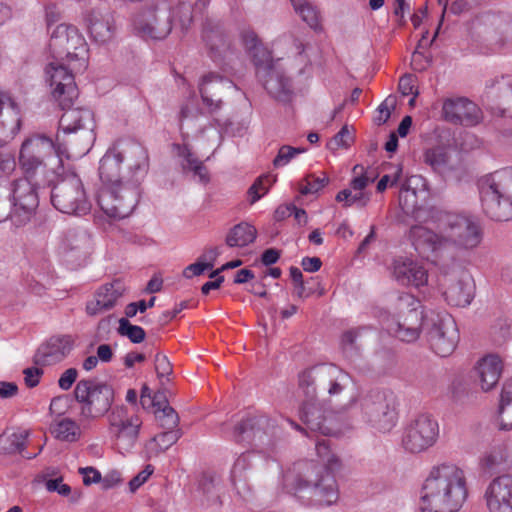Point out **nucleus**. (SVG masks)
Masks as SVG:
<instances>
[{
	"label": "nucleus",
	"instance_id": "obj_13",
	"mask_svg": "<svg viewBox=\"0 0 512 512\" xmlns=\"http://www.w3.org/2000/svg\"><path fill=\"white\" fill-rule=\"evenodd\" d=\"M277 427L273 420L265 415H254L238 423L232 433L237 442H247L263 452L271 451L276 442Z\"/></svg>",
	"mask_w": 512,
	"mask_h": 512
},
{
	"label": "nucleus",
	"instance_id": "obj_32",
	"mask_svg": "<svg viewBox=\"0 0 512 512\" xmlns=\"http://www.w3.org/2000/svg\"><path fill=\"white\" fill-rule=\"evenodd\" d=\"M124 292L125 285L119 279L102 285L97 290L94 299L87 303V314L90 316H96L104 311L112 309Z\"/></svg>",
	"mask_w": 512,
	"mask_h": 512
},
{
	"label": "nucleus",
	"instance_id": "obj_60",
	"mask_svg": "<svg viewBox=\"0 0 512 512\" xmlns=\"http://www.w3.org/2000/svg\"><path fill=\"white\" fill-rule=\"evenodd\" d=\"M431 60L423 52L415 50L412 54L411 65L416 71H424L430 65Z\"/></svg>",
	"mask_w": 512,
	"mask_h": 512
},
{
	"label": "nucleus",
	"instance_id": "obj_28",
	"mask_svg": "<svg viewBox=\"0 0 512 512\" xmlns=\"http://www.w3.org/2000/svg\"><path fill=\"white\" fill-rule=\"evenodd\" d=\"M485 97L493 112L512 117V77H501L487 86Z\"/></svg>",
	"mask_w": 512,
	"mask_h": 512
},
{
	"label": "nucleus",
	"instance_id": "obj_41",
	"mask_svg": "<svg viewBox=\"0 0 512 512\" xmlns=\"http://www.w3.org/2000/svg\"><path fill=\"white\" fill-rule=\"evenodd\" d=\"M251 468L248 454H241L234 462L231 470V481L234 487L240 492L249 490L248 470Z\"/></svg>",
	"mask_w": 512,
	"mask_h": 512
},
{
	"label": "nucleus",
	"instance_id": "obj_20",
	"mask_svg": "<svg viewBox=\"0 0 512 512\" xmlns=\"http://www.w3.org/2000/svg\"><path fill=\"white\" fill-rule=\"evenodd\" d=\"M361 409L367 421L381 432H389L397 423L398 414L393 401L381 392H372L361 400Z\"/></svg>",
	"mask_w": 512,
	"mask_h": 512
},
{
	"label": "nucleus",
	"instance_id": "obj_57",
	"mask_svg": "<svg viewBox=\"0 0 512 512\" xmlns=\"http://www.w3.org/2000/svg\"><path fill=\"white\" fill-rule=\"evenodd\" d=\"M46 489L49 492H57L62 496H68L71 492L69 485L62 482V478L49 479L45 483Z\"/></svg>",
	"mask_w": 512,
	"mask_h": 512
},
{
	"label": "nucleus",
	"instance_id": "obj_27",
	"mask_svg": "<svg viewBox=\"0 0 512 512\" xmlns=\"http://www.w3.org/2000/svg\"><path fill=\"white\" fill-rule=\"evenodd\" d=\"M443 114L447 121L463 126H474L482 119L479 107L466 98L446 100L443 104Z\"/></svg>",
	"mask_w": 512,
	"mask_h": 512
},
{
	"label": "nucleus",
	"instance_id": "obj_64",
	"mask_svg": "<svg viewBox=\"0 0 512 512\" xmlns=\"http://www.w3.org/2000/svg\"><path fill=\"white\" fill-rule=\"evenodd\" d=\"M42 370L36 367L27 368L24 370V380L28 387H35L39 383Z\"/></svg>",
	"mask_w": 512,
	"mask_h": 512
},
{
	"label": "nucleus",
	"instance_id": "obj_40",
	"mask_svg": "<svg viewBox=\"0 0 512 512\" xmlns=\"http://www.w3.org/2000/svg\"><path fill=\"white\" fill-rule=\"evenodd\" d=\"M203 39L210 50L211 58L217 62L228 49V40L225 33L218 27L205 28Z\"/></svg>",
	"mask_w": 512,
	"mask_h": 512
},
{
	"label": "nucleus",
	"instance_id": "obj_61",
	"mask_svg": "<svg viewBox=\"0 0 512 512\" xmlns=\"http://www.w3.org/2000/svg\"><path fill=\"white\" fill-rule=\"evenodd\" d=\"M177 13L179 14V22L182 30L188 29L193 19L191 7L182 3L178 6Z\"/></svg>",
	"mask_w": 512,
	"mask_h": 512
},
{
	"label": "nucleus",
	"instance_id": "obj_42",
	"mask_svg": "<svg viewBox=\"0 0 512 512\" xmlns=\"http://www.w3.org/2000/svg\"><path fill=\"white\" fill-rule=\"evenodd\" d=\"M371 328L369 326H361L350 328L344 331L340 338V346L344 351H356L365 342Z\"/></svg>",
	"mask_w": 512,
	"mask_h": 512
},
{
	"label": "nucleus",
	"instance_id": "obj_26",
	"mask_svg": "<svg viewBox=\"0 0 512 512\" xmlns=\"http://www.w3.org/2000/svg\"><path fill=\"white\" fill-rule=\"evenodd\" d=\"M484 498L489 512H512V476L502 475L493 479Z\"/></svg>",
	"mask_w": 512,
	"mask_h": 512
},
{
	"label": "nucleus",
	"instance_id": "obj_30",
	"mask_svg": "<svg viewBox=\"0 0 512 512\" xmlns=\"http://www.w3.org/2000/svg\"><path fill=\"white\" fill-rule=\"evenodd\" d=\"M392 275L401 285L421 287L428 282L426 269L414 260L399 257L393 261Z\"/></svg>",
	"mask_w": 512,
	"mask_h": 512
},
{
	"label": "nucleus",
	"instance_id": "obj_8",
	"mask_svg": "<svg viewBox=\"0 0 512 512\" xmlns=\"http://www.w3.org/2000/svg\"><path fill=\"white\" fill-rule=\"evenodd\" d=\"M351 376L336 365H321L302 372L299 385L306 397L316 398L319 394H327L336 398L347 391L352 385Z\"/></svg>",
	"mask_w": 512,
	"mask_h": 512
},
{
	"label": "nucleus",
	"instance_id": "obj_16",
	"mask_svg": "<svg viewBox=\"0 0 512 512\" xmlns=\"http://www.w3.org/2000/svg\"><path fill=\"white\" fill-rule=\"evenodd\" d=\"M426 327V336L431 349L441 357L451 355L459 341V332L453 317L446 312H431V317L427 318Z\"/></svg>",
	"mask_w": 512,
	"mask_h": 512
},
{
	"label": "nucleus",
	"instance_id": "obj_23",
	"mask_svg": "<svg viewBox=\"0 0 512 512\" xmlns=\"http://www.w3.org/2000/svg\"><path fill=\"white\" fill-rule=\"evenodd\" d=\"M300 410V419L306 425L302 428L300 425L290 421L296 430L308 435L307 430L318 432L323 436L333 435L336 429L333 425L334 412L328 411L323 404L316 401V398L307 397Z\"/></svg>",
	"mask_w": 512,
	"mask_h": 512
},
{
	"label": "nucleus",
	"instance_id": "obj_62",
	"mask_svg": "<svg viewBox=\"0 0 512 512\" xmlns=\"http://www.w3.org/2000/svg\"><path fill=\"white\" fill-rule=\"evenodd\" d=\"M398 88L400 93L403 96H408L410 94H414L415 96L418 92H414V77L412 75H404L400 78Z\"/></svg>",
	"mask_w": 512,
	"mask_h": 512
},
{
	"label": "nucleus",
	"instance_id": "obj_63",
	"mask_svg": "<svg viewBox=\"0 0 512 512\" xmlns=\"http://www.w3.org/2000/svg\"><path fill=\"white\" fill-rule=\"evenodd\" d=\"M352 141L351 133L347 126H343L341 130L332 139L333 144L338 147H348Z\"/></svg>",
	"mask_w": 512,
	"mask_h": 512
},
{
	"label": "nucleus",
	"instance_id": "obj_29",
	"mask_svg": "<svg viewBox=\"0 0 512 512\" xmlns=\"http://www.w3.org/2000/svg\"><path fill=\"white\" fill-rule=\"evenodd\" d=\"M62 110L64 113L59 120V128L64 133H74L82 130L83 134L88 137L87 146H89L90 141L93 139L92 132L94 128L92 112L85 108H73V105L67 106Z\"/></svg>",
	"mask_w": 512,
	"mask_h": 512
},
{
	"label": "nucleus",
	"instance_id": "obj_44",
	"mask_svg": "<svg viewBox=\"0 0 512 512\" xmlns=\"http://www.w3.org/2000/svg\"><path fill=\"white\" fill-rule=\"evenodd\" d=\"M51 432L57 439L66 442H75L81 435L79 424L70 418H63L57 421L51 427Z\"/></svg>",
	"mask_w": 512,
	"mask_h": 512
},
{
	"label": "nucleus",
	"instance_id": "obj_18",
	"mask_svg": "<svg viewBox=\"0 0 512 512\" xmlns=\"http://www.w3.org/2000/svg\"><path fill=\"white\" fill-rule=\"evenodd\" d=\"M66 61L50 62L46 68L49 85L53 98L58 102L61 109L74 105L78 98V88L75 83L74 73Z\"/></svg>",
	"mask_w": 512,
	"mask_h": 512
},
{
	"label": "nucleus",
	"instance_id": "obj_4",
	"mask_svg": "<svg viewBox=\"0 0 512 512\" xmlns=\"http://www.w3.org/2000/svg\"><path fill=\"white\" fill-rule=\"evenodd\" d=\"M52 155H56L59 167L63 165L64 157H70L66 144L60 140L59 133L55 139L40 133L28 136L20 147L18 158L24 173L22 179H27L36 186L50 185L55 172L47 168L45 160Z\"/></svg>",
	"mask_w": 512,
	"mask_h": 512
},
{
	"label": "nucleus",
	"instance_id": "obj_21",
	"mask_svg": "<svg viewBox=\"0 0 512 512\" xmlns=\"http://www.w3.org/2000/svg\"><path fill=\"white\" fill-rule=\"evenodd\" d=\"M54 249L64 262L81 265L91 253V237L85 230L71 228L57 237Z\"/></svg>",
	"mask_w": 512,
	"mask_h": 512
},
{
	"label": "nucleus",
	"instance_id": "obj_38",
	"mask_svg": "<svg viewBox=\"0 0 512 512\" xmlns=\"http://www.w3.org/2000/svg\"><path fill=\"white\" fill-rule=\"evenodd\" d=\"M240 38L255 66L261 64L263 61L269 60L271 54L263 47L257 34L253 30H242Z\"/></svg>",
	"mask_w": 512,
	"mask_h": 512
},
{
	"label": "nucleus",
	"instance_id": "obj_58",
	"mask_svg": "<svg viewBox=\"0 0 512 512\" xmlns=\"http://www.w3.org/2000/svg\"><path fill=\"white\" fill-rule=\"evenodd\" d=\"M213 267L212 262L204 263V262H196L188 265L183 272V275L186 278H192L193 276L201 275L205 270L211 269Z\"/></svg>",
	"mask_w": 512,
	"mask_h": 512
},
{
	"label": "nucleus",
	"instance_id": "obj_24",
	"mask_svg": "<svg viewBox=\"0 0 512 512\" xmlns=\"http://www.w3.org/2000/svg\"><path fill=\"white\" fill-rule=\"evenodd\" d=\"M255 67L257 77L272 97L280 101L289 99L292 92L290 79L276 66L272 57Z\"/></svg>",
	"mask_w": 512,
	"mask_h": 512
},
{
	"label": "nucleus",
	"instance_id": "obj_34",
	"mask_svg": "<svg viewBox=\"0 0 512 512\" xmlns=\"http://www.w3.org/2000/svg\"><path fill=\"white\" fill-rule=\"evenodd\" d=\"M502 370L498 355L488 354L477 361L474 371L483 391L491 390L498 383Z\"/></svg>",
	"mask_w": 512,
	"mask_h": 512
},
{
	"label": "nucleus",
	"instance_id": "obj_46",
	"mask_svg": "<svg viewBox=\"0 0 512 512\" xmlns=\"http://www.w3.org/2000/svg\"><path fill=\"white\" fill-rule=\"evenodd\" d=\"M329 183V177L326 173L321 172L317 174H308L299 183V192L302 195L316 194L322 190Z\"/></svg>",
	"mask_w": 512,
	"mask_h": 512
},
{
	"label": "nucleus",
	"instance_id": "obj_25",
	"mask_svg": "<svg viewBox=\"0 0 512 512\" xmlns=\"http://www.w3.org/2000/svg\"><path fill=\"white\" fill-rule=\"evenodd\" d=\"M234 89L232 81L212 72L204 75L199 83L202 102L210 112L219 110L223 97Z\"/></svg>",
	"mask_w": 512,
	"mask_h": 512
},
{
	"label": "nucleus",
	"instance_id": "obj_2",
	"mask_svg": "<svg viewBox=\"0 0 512 512\" xmlns=\"http://www.w3.org/2000/svg\"><path fill=\"white\" fill-rule=\"evenodd\" d=\"M436 223L438 233L424 226L412 227L411 234L416 249L439 253L451 245L468 249L481 242L479 226L470 217L441 211L437 213Z\"/></svg>",
	"mask_w": 512,
	"mask_h": 512
},
{
	"label": "nucleus",
	"instance_id": "obj_55",
	"mask_svg": "<svg viewBox=\"0 0 512 512\" xmlns=\"http://www.w3.org/2000/svg\"><path fill=\"white\" fill-rule=\"evenodd\" d=\"M154 362H155V370H156L157 376L159 378L168 376L172 373V365L166 355L158 353L155 356Z\"/></svg>",
	"mask_w": 512,
	"mask_h": 512
},
{
	"label": "nucleus",
	"instance_id": "obj_50",
	"mask_svg": "<svg viewBox=\"0 0 512 512\" xmlns=\"http://www.w3.org/2000/svg\"><path fill=\"white\" fill-rule=\"evenodd\" d=\"M274 181L275 178L271 175L260 176L249 188L248 193L251 197V203H255L265 195Z\"/></svg>",
	"mask_w": 512,
	"mask_h": 512
},
{
	"label": "nucleus",
	"instance_id": "obj_9",
	"mask_svg": "<svg viewBox=\"0 0 512 512\" xmlns=\"http://www.w3.org/2000/svg\"><path fill=\"white\" fill-rule=\"evenodd\" d=\"M49 49L57 61H66L75 71H84L87 67V43L79 30L72 25H58L50 38Z\"/></svg>",
	"mask_w": 512,
	"mask_h": 512
},
{
	"label": "nucleus",
	"instance_id": "obj_52",
	"mask_svg": "<svg viewBox=\"0 0 512 512\" xmlns=\"http://www.w3.org/2000/svg\"><path fill=\"white\" fill-rule=\"evenodd\" d=\"M353 173L356 175L350 181V187L352 190H364L370 183L374 182L375 177L368 176L366 172H364V167L361 165H355L353 167Z\"/></svg>",
	"mask_w": 512,
	"mask_h": 512
},
{
	"label": "nucleus",
	"instance_id": "obj_11",
	"mask_svg": "<svg viewBox=\"0 0 512 512\" xmlns=\"http://www.w3.org/2000/svg\"><path fill=\"white\" fill-rule=\"evenodd\" d=\"M51 203L62 213L85 215L91 209L83 182L75 173H69L59 179L51 190Z\"/></svg>",
	"mask_w": 512,
	"mask_h": 512
},
{
	"label": "nucleus",
	"instance_id": "obj_10",
	"mask_svg": "<svg viewBox=\"0 0 512 512\" xmlns=\"http://www.w3.org/2000/svg\"><path fill=\"white\" fill-rule=\"evenodd\" d=\"M139 196L138 179H133L131 182L103 186L98 192L97 203L109 218L123 219L133 212Z\"/></svg>",
	"mask_w": 512,
	"mask_h": 512
},
{
	"label": "nucleus",
	"instance_id": "obj_49",
	"mask_svg": "<svg viewBox=\"0 0 512 512\" xmlns=\"http://www.w3.org/2000/svg\"><path fill=\"white\" fill-rule=\"evenodd\" d=\"M508 456L507 448L505 445L500 444L494 446L483 458V465L489 469L494 470L506 462Z\"/></svg>",
	"mask_w": 512,
	"mask_h": 512
},
{
	"label": "nucleus",
	"instance_id": "obj_14",
	"mask_svg": "<svg viewBox=\"0 0 512 512\" xmlns=\"http://www.w3.org/2000/svg\"><path fill=\"white\" fill-rule=\"evenodd\" d=\"M400 316L395 327L390 328L394 335L404 342H413L418 339L423 328L427 332L426 322L430 314L424 315L420 301L409 293L398 297Z\"/></svg>",
	"mask_w": 512,
	"mask_h": 512
},
{
	"label": "nucleus",
	"instance_id": "obj_45",
	"mask_svg": "<svg viewBox=\"0 0 512 512\" xmlns=\"http://www.w3.org/2000/svg\"><path fill=\"white\" fill-rule=\"evenodd\" d=\"M449 156L442 147L428 149L424 153V162L435 172L444 173L447 170Z\"/></svg>",
	"mask_w": 512,
	"mask_h": 512
},
{
	"label": "nucleus",
	"instance_id": "obj_56",
	"mask_svg": "<svg viewBox=\"0 0 512 512\" xmlns=\"http://www.w3.org/2000/svg\"><path fill=\"white\" fill-rule=\"evenodd\" d=\"M79 473L83 476V483L86 486L102 482L101 473L94 467L79 468Z\"/></svg>",
	"mask_w": 512,
	"mask_h": 512
},
{
	"label": "nucleus",
	"instance_id": "obj_33",
	"mask_svg": "<svg viewBox=\"0 0 512 512\" xmlns=\"http://www.w3.org/2000/svg\"><path fill=\"white\" fill-rule=\"evenodd\" d=\"M85 20L90 36L95 42L105 44L113 39L116 26L114 15L110 11L92 10Z\"/></svg>",
	"mask_w": 512,
	"mask_h": 512
},
{
	"label": "nucleus",
	"instance_id": "obj_39",
	"mask_svg": "<svg viewBox=\"0 0 512 512\" xmlns=\"http://www.w3.org/2000/svg\"><path fill=\"white\" fill-rule=\"evenodd\" d=\"M295 13L311 29H321V13L316 5L309 0H290Z\"/></svg>",
	"mask_w": 512,
	"mask_h": 512
},
{
	"label": "nucleus",
	"instance_id": "obj_3",
	"mask_svg": "<svg viewBox=\"0 0 512 512\" xmlns=\"http://www.w3.org/2000/svg\"><path fill=\"white\" fill-rule=\"evenodd\" d=\"M468 496L465 473L454 464L433 467L421 489L422 512H457Z\"/></svg>",
	"mask_w": 512,
	"mask_h": 512
},
{
	"label": "nucleus",
	"instance_id": "obj_48",
	"mask_svg": "<svg viewBox=\"0 0 512 512\" xmlns=\"http://www.w3.org/2000/svg\"><path fill=\"white\" fill-rule=\"evenodd\" d=\"M156 419L163 429L175 431L179 424V416L177 412L168 404L158 407L155 411Z\"/></svg>",
	"mask_w": 512,
	"mask_h": 512
},
{
	"label": "nucleus",
	"instance_id": "obj_36",
	"mask_svg": "<svg viewBox=\"0 0 512 512\" xmlns=\"http://www.w3.org/2000/svg\"><path fill=\"white\" fill-rule=\"evenodd\" d=\"M257 236L256 228L246 222H241L230 229L225 242L229 247L243 248L253 243Z\"/></svg>",
	"mask_w": 512,
	"mask_h": 512
},
{
	"label": "nucleus",
	"instance_id": "obj_17",
	"mask_svg": "<svg viewBox=\"0 0 512 512\" xmlns=\"http://www.w3.org/2000/svg\"><path fill=\"white\" fill-rule=\"evenodd\" d=\"M133 27L143 38L161 40L172 30L171 12L167 4L144 8L133 18Z\"/></svg>",
	"mask_w": 512,
	"mask_h": 512
},
{
	"label": "nucleus",
	"instance_id": "obj_7",
	"mask_svg": "<svg viewBox=\"0 0 512 512\" xmlns=\"http://www.w3.org/2000/svg\"><path fill=\"white\" fill-rule=\"evenodd\" d=\"M75 400L79 404L81 423H90L108 414L113 409L115 390L106 382L82 379L74 388Z\"/></svg>",
	"mask_w": 512,
	"mask_h": 512
},
{
	"label": "nucleus",
	"instance_id": "obj_35",
	"mask_svg": "<svg viewBox=\"0 0 512 512\" xmlns=\"http://www.w3.org/2000/svg\"><path fill=\"white\" fill-rule=\"evenodd\" d=\"M182 436V433L179 429L175 431L166 430L151 439H149L144 444V456L147 459H151L159 456L161 453L168 450L172 445H174Z\"/></svg>",
	"mask_w": 512,
	"mask_h": 512
},
{
	"label": "nucleus",
	"instance_id": "obj_54",
	"mask_svg": "<svg viewBox=\"0 0 512 512\" xmlns=\"http://www.w3.org/2000/svg\"><path fill=\"white\" fill-rule=\"evenodd\" d=\"M154 472V468L151 465H147L142 471H140L136 476H134L129 481V488L131 492H135L141 485H143L148 478Z\"/></svg>",
	"mask_w": 512,
	"mask_h": 512
},
{
	"label": "nucleus",
	"instance_id": "obj_53",
	"mask_svg": "<svg viewBox=\"0 0 512 512\" xmlns=\"http://www.w3.org/2000/svg\"><path fill=\"white\" fill-rule=\"evenodd\" d=\"M395 108V102L393 99L387 98L385 99L378 107L377 112L378 115L375 117L374 121L377 125H382L388 121L391 116L392 111Z\"/></svg>",
	"mask_w": 512,
	"mask_h": 512
},
{
	"label": "nucleus",
	"instance_id": "obj_6",
	"mask_svg": "<svg viewBox=\"0 0 512 512\" xmlns=\"http://www.w3.org/2000/svg\"><path fill=\"white\" fill-rule=\"evenodd\" d=\"M124 159L128 160V166L134 179L139 180V176H143L147 172L149 157L145 147L136 142H129L122 149L113 146L100 160L99 177L103 186L124 183L121 177V164Z\"/></svg>",
	"mask_w": 512,
	"mask_h": 512
},
{
	"label": "nucleus",
	"instance_id": "obj_47",
	"mask_svg": "<svg viewBox=\"0 0 512 512\" xmlns=\"http://www.w3.org/2000/svg\"><path fill=\"white\" fill-rule=\"evenodd\" d=\"M117 332L119 335L127 337L135 344L143 342L146 337L144 329L138 325L131 324L127 318L119 319Z\"/></svg>",
	"mask_w": 512,
	"mask_h": 512
},
{
	"label": "nucleus",
	"instance_id": "obj_15",
	"mask_svg": "<svg viewBox=\"0 0 512 512\" xmlns=\"http://www.w3.org/2000/svg\"><path fill=\"white\" fill-rule=\"evenodd\" d=\"M439 287L446 302L451 306L466 307L474 298V280L471 274L459 265H453L441 273Z\"/></svg>",
	"mask_w": 512,
	"mask_h": 512
},
{
	"label": "nucleus",
	"instance_id": "obj_37",
	"mask_svg": "<svg viewBox=\"0 0 512 512\" xmlns=\"http://www.w3.org/2000/svg\"><path fill=\"white\" fill-rule=\"evenodd\" d=\"M28 436L29 432L26 430L2 433L0 435V450L7 454L20 453L22 456L31 459L35 455H25L23 453Z\"/></svg>",
	"mask_w": 512,
	"mask_h": 512
},
{
	"label": "nucleus",
	"instance_id": "obj_22",
	"mask_svg": "<svg viewBox=\"0 0 512 512\" xmlns=\"http://www.w3.org/2000/svg\"><path fill=\"white\" fill-rule=\"evenodd\" d=\"M438 434L436 420L428 414H420L405 428L402 444L407 451L419 453L434 445Z\"/></svg>",
	"mask_w": 512,
	"mask_h": 512
},
{
	"label": "nucleus",
	"instance_id": "obj_51",
	"mask_svg": "<svg viewBox=\"0 0 512 512\" xmlns=\"http://www.w3.org/2000/svg\"><path fill=\"white\" fill-rule=\"evenodd\" d=\"M305 148H295L289 145L280 147L277 156L273 160L275 167H283L287 165L296 155L304 153Z\"/></svg>",
	"mask_w": 512,
	"mask_h": 512
},
{
	"label": "nucleus",
	"instance_id": "obj_19",
	"mask_svg": "<svg viewBox=\"0 0 512 512\" xmlns=\"http://www.w3.org/2000/svg\"><path fill=\"white\" fill-rule=\"evenodd\" d=\"M40 187L30 183L27 179L14 181L12 188L13 209L9 210L8 216L14 226L22 227L32 220L39 205L37 190Z\"/></svg>",
	"mask_w": 512,
	"mask_h": 512
},
{
	"label": "nucleus",
	"instance_id": "obj_12",
	"mask_svg": "<svg viewBox=\"0 0 512 512\" xmlns=\"http://www.w3.org/2000/svg\"><path fill=\"white\" fill-rule=\"evenodd\" d=\"M107 421L108 432L118 451L122 454L131 452L139 440L142 419L137 414H130L121 404L113 407Z\"/></svg>",
	"mask_w": 512,
	"mask_h": 512
},
{
	"label": "nucleus",
	"instance_id": "obj_31",
	"mask_svg": "<svg viewBox=\"0 0 512 512\" xmlns=\"http://www.w3.org/2000/svg\"><path fill=\"white\" fill-rule=\"evenodd\" d=\"M74 340L70 335L53 336L42 344L35 355L36 363L52 365L62 361L73 349Z\"/></svg>",
	"mask_w": 512,
	"mask_h": 512
},
{
	"label": "nucleus",
	"instance_id": "obj_43",
	"mask_svg": "<svg viewBox=\"0 0 512 512\" xmlns=\"http://www.w3.org/2000/svg\"><path fill=\"white\" fill-rule=\"evenodd\" d=\"M499 419L501 429H512V380L503 385L500 395Z\"/></svg>",
	"mask_w": 512,
	"mask_h": 512
},
{
	"label": "nucleus",
	"instance_id": "obj_1",
	"mask_svg": "<svg viewBox=\"0 0 512 512\" xmlns=\"http://www.w3.org/2000/svg\"><path fill=\"white\" fill-rule=\"evenodd\" d=\"M315 448L321 463L313 460L297 463V474L289 483L290 490L310 505L330 506L339 497L334 471L339 469L340 460L331 451L327 439L317 440Z\"/></svg>",
	"mask_w": 512,
	"mask_h": 512
},
{
	"label": "nucleus",
	"instance_id": "obj_59",
	"mask_svg": "<svg viewBox=\"0 0 512 512\" xmlns=\"http://www.w3.org/2000/svg\"><path fill=\"white\" fill-rule=\"evenodd\" d=\"M78 371L75 368H69L64 371L58 380V385L62 390H69L76 381Z\"/></svg>",
	"mask_w": 512,
	"mask_h": 512
},
{
	"label": "nucleus",
	"instance_id": "obj_5",
	"mask_svg": "<svg viewBox=\"0 0 512 512\" xmlns=\"http://www.w3.org/2000/svg\"><path fill=\"white\" fill-rule=\"evenodd\" d=\"M483 212L495 221L512 220V168H504L479 180Z\"/></svg>",
	"mask_w": 512,
	"mask_h": 512
}]
</instances>
